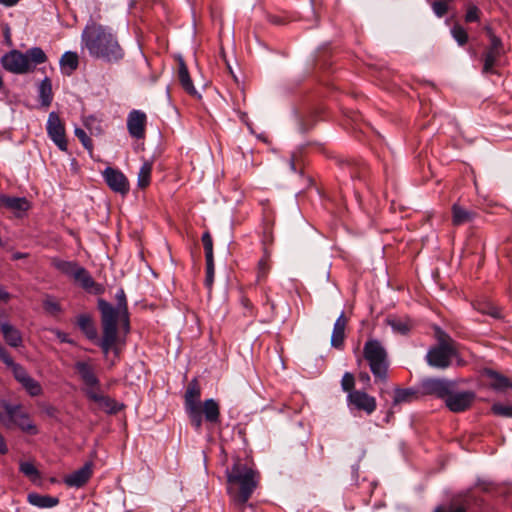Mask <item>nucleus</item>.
Returning a JSON list of instances; mask_svg holds the SVG:
<instances>
[{"instance_id":"nucleus-1","label":"nucleus","mask_w":512,"mask_h":512,"mask_svg":"<svg viewBox=\"0 0 512 512\" xmlns=\"http://www.w3.org/2000/svg\"><path fill=\"white\" fill-rule=\"evenodd\" d=\"M81 42L93 58L112 63L118 62L124 57V50L112 28L93 20L85 26Z\"/></svg>"},{"instance_id":"nucleus-2","label":"nucleus","mask_w":512,"mask_h":512,"mask_svg":"<svg viewBox=\"0 0 512 512\" xmlns=\"http://www.w3.org/2000/svg\"><path fill=\"white\" fill-rule=\"evenodd\" d=\"M227 493L237 512H244L245 506L259 484V473L246 463L237 459L226 470Z\"/></svg>"},{"instance_id":"nucleus-3","label":"nucleus","mask_w":512,"mask_h":512,"mask_svg":"<svg viewBox=\"0 0 512 512\" xmlns=\"http://www.w3.org/2000/svg\"><path fill=\"white\" fill-rule=\"evenodd\" d=\"M201 388L196 378L189 383L184 395V408L192 427L196 432H200L203 425V419L210 424L220 422V406L213 399H206L203 403L200 400Z\"/></svg>"},{"instance_id":"nucleus-4","label":"nucleus","mask_w":512,"mask_h":512,"mask_svg":"<svg viewBox=\"0 0 512 512\" xmlns=\"http://www.w3.org/2000/svg\"><path fill=\"white\" fill-rule=\"evenodd\" d=\"M116 306L110 302L100 298L97 301V307L101 316L102 338L98 342L104 355L112 346L118 342V317L119 314H125L128 311L127 298L122 288L118 289L115 294Z\"/></svg>"},{"instance_id":"nucleus-5","label":"nucleus","mask_w":512,"mask_h":512,"mask_svg":"<svg viewBox=\"0 0 512 512\" xmlns=\"http://www.w3.org/2000/svg\"><path fill=\"white\" fill-rule=\"evenodd\" d=\"M46 61L47 55L40 47H32L25 53L18 50H11L0 59L3 68L14 74L31 72L36 65L45 63Z\"/></svg>"},{"instance_id":"nucleus-6","label":"nucleus","mask_w":512,"mask_h":512,"mask_svg":"<svg viewBox=\"0 0 512 512\" xmlns=\"http://www.w3.org/2000/svg\"><path fill=\"white\" fill-rule=\"evenodd\" d=\"M363 358L376 383H386L390 365L386 348L378 339H368L363 346Z\"/></svg>"},{"instance_id":"nucleus-7","label":"nucleus","mask_w":512,"mask_h":512,"mask_svg":"<svg viewBox=\"0 0 512 512\" xmlns=\"http://www.w3.org/2000/svg\"><path fill=\"white\" fill-rule=\"evenodd\" d=\"M458 356L455 341L445 332H440L438 344L431 347L426 354V362L437 369L450 367L452 359Z\"/></svg>"},{"instance_id":"nucleus-8","label":"nucleus","mask_w":512,"mask_h":512,"mask_svg":"<svg viewBox=\"0 0 512 512\" xmlns=\"http://www.w3.org/2000/svg\"><path fill=\"white\" fill-rule=\"evenodd\" d=\"M1 406L5 414L0 413V422L5 427L11 428L12 426H16L22 432L29 435H36L38 433L37 426L20 404H11L8 401H2Z\"/></svg>"},{"instance_id":"nucleus-9","label":"nucleus","mask_w":512,"mask_h":512,"mask_svg":"<svg viewBox=\"0 0 512 512\" xmlns=\"http://www.w3.org/2000/svg\"><path fill=\"white\" fill-rule=\"evenodd\" d=\"M457 383L453 380L438 377H427L421 380L419 390L421 394L433 396L444 400L456 389Z\"/></svg>"},{"instance_id":"nucleus-10","label":"nucleus","mask_w":512,"mask_h":512,"mask_svg":"<svg viewBox=\"0 0 512 512\" xmlns=\"http://www.w3.org/2000/svg\"><path fill=\"white\" fill-rule=\"evenodd\" d=\"M347 405L350 410L363 411L371 415L377 408L376 399L362 390L350 391L347 395Z\"/></svg>"},{"instance_id":"nucleus-11","label":"nucleus","mask_w":512,"mask_h":512,"mask_svg":"<svg viewBox=\"0 0 512 512\" xmlns=\"http://www.w3.org/2000/svg\"><path fill=\"white\" fill-rule=\"evenodd\" d=\"M46 130L49 138L62 151L67 150V140L65 135V127L60 120L59 115L52 111L47 120Z\"/></svg>"},{"instance_id":"nucleus-12","label":"nucleus","mask_w":512,"mask_h":512,"mask_svg":"<svg viewBox=\"0 0 512 512\" xmlns=\"http://www.w3.org/2000/svg\"><path fill=\"white\" fill-rule=\"evenodd\" d=\"M107 186L115 193L126 195L130 185L127 177L122 171L113 167H106L102 173Z\"/></svg>"},{"instance_id":"nucleus-13","label":"nucleus","mask_w":512,"mask_h":512,"mask_svg":"<svg viewBox=\"0 0 512 512\" xmlns=\"http://www.w3.org/2000/svg\"><path fill=\"white\" fill-rule=\"evenodd\" d=\"M476 399L473 391L451 392L449 397L445 399L446 407L454 413H460L468 410Z\"/></svg>"},{"instance_id":"nucleus-14","label":"nucleus","mask_w":512,"mask_h":512,"mask_svg":"<svg viewBox=\"0 0 512 512\" xmlns=\"http://www.w3.org/2000/svg\"><path fill=\"white\" fill-rule=\"evenodd\" d=\"M93 462H86L81 468L67 474L63 478L66 486L71 488H81L87 484L93 475Z\"/></svg>"},{"instance_id":"nucleus-15","label":"nucleus","mask_w":512,"mask_h":512,"mask_svg":"<svg viewBox=\"0 0 512 512\" xmlns=\"http://www.w3.org/2000/svg\"><path fill=\"white\" fill-rule=\"evenodd\" d=\"M147 117L141 110H132L127 117V129L132 138L143 139L146 133Z\"/></svg>"},{"instance_id":"nucleus-16","label":"nucleus","mask_w":512,"mask_h":512,"mask_svg":"<svg viewBox=\"0 0 512 512\" xmlns=\"http://www.w3.org/2000/svg\"><path fill=\"white\" fill-rule=\"evenodd\" d=\"M0 207L13 212L16 217H22L31 208V203L26 197L0 194Z\"/></svg>"},{"instance_id":"nucleus-17","label":"nucleus","mask_w":512,"mask_h":512,"mask_svg":"<svg viewBox=\"0 0 512 512\" xmlns=\"http://www.w3.org/2000/svg\"><path fill=\"white\" fill-rule=\"evenodd\" d=\"M86 396L108 414H116L123 408L122 404L109 396L100 394L98 390L86 389Z\"/></svg>"},{"instance_id":"nucleus-18","label":"nucleus","mask_w":512,"mask_h":512,"mask_svg":"<svg viewBox=\"0 0 512 512\" xmlns=\"http://www.w3.org/2000/svg\"><path fill=\"white\" fill-rule=\"evenodd\" d=\"M75 370L79 374L82 382L87 386V389L99 390V379L97 378L93 367L89 363L85 361H78L75 363Z\"/></svg>"},{"instance_id":"nucleus-19","label":"nucleus","mask_w":512,"mask_h":512,"mask_svg":"<svg viewBox=\"0 0 512 512\" xmlns=\"http://www.w3.org/2000/svg\"><path fill=\"white\" fill-rule=\"evenodd\" d=\"M74 281L79 284L84 290L99 294L102 292V287L97 284L86 268L79 266L73 276Z\"/></svg>"},{"instance_id":"nucleus-20","label":"nucleus","mask_w":512,"mask_h":512,"mask_svg":"<svg viewBox=\"0 0 512 512\" xmlns=\"http://www.w3.org/2000/svg\"><path fill=\"white\" fill-rule=\"evenodd\" d=\"M0 360L11 368L14 378L22 384L30 375L26 371V369L14 362L13 358L9 354V352L0 344Z\"/></svg>"},{"instance_id":"nucleus-21","label":"nucleus","mask_w":512,"mask_h":512,"mask_svg":"<svg viewBox=\"0 0 512 512\" xmlns=\"http://www.w3.org/2000/svg\"><path fill=\"white\" fill-rule=\"evenodd\" d=\"M0 331L2 332L4 341L7 345L13 348H18L23 345L22 333L15 326L5 321L0 324Z\"/></svg>"},{"instance_id":"nucleus-22","label":"nucleus","mask_w":512,"mask_h":512,"mask_svg":"<svg viewBox=\"0 0 512 512\" xmlns=\"http://www.w3.org/2000/svg\"><path fill=\"white\" fill-rule=\"evenodd\" d=\"M178 81L182 86L183 90L192 96H200V93L194 87L188 68L182 57L178 58Z\"/></svg>"},{"instance_id":"nucleus-23","label":"nucleus","mask_w":512,"mask_h":512,"mask_svg":"<svg viewBox=\"0 0 512 512\" xmlns=\"http://www.w3.org/2000/svg\"><path fill=\"white\" fill-rule=\"evenodd\" d=\"M347 318L344 312H341L339 317L336 319L331 335V346L336 349H341L345 339V329L347 326Z\"/></svg>"},{"instance_id":"nucleus-24","label":"nucleus","mask_w":512,"mask_h":512,"mask_svg":"<svg viewBox=\"0 0 512 512\" xmlns=\"http://www.w3.org/2000/svg\"><path fill=\"white\" fill-rule=\"evenodd\" d=\"M484 374L487 378L490 379V387L497 392H504L507 389H512V382L506 376L501 373L492 370L486 369Z\"/></svg>"},{"instance_id":"nucleus-25","label":"nucleus","mask_w":512,"mask_h":512,"mask_svg":"<svg viewBox=\"0 0 512 512\" xmlns=\"http://www.w3.org/2000/svg\"><path fill=\"white\" fill-rule=\"evenodd\" d=\"M477 216L473 210L466 209L459 204L452 206V223L455 226H460L472 222Z\"/></svg>"},{"instance_id":"nucleus-26","label":"nucleus","mask_w":512,"mask_h":512,"mask_svg":"<svg viewBox=\"0 0 512 512\" xmlns=\"http://www.w3.org/2000/svg\"><path fill=\"white\" fill-rule=\"evenodd\" d=\"M27 501L29 504L42 509L52 508L59 504V498L50 495H42L36 492L29 493L27 495Z\"/></svg>"},{"instance_id":"nucleus-27","label":"nucleus","mask_w":512,"mask_h":512,"mask_svg":"<svg viewBox=\"0 0 512 512\" xmlns=\"http://www.w3.org/2000/svg\"><path fill=\"white\" fill-rule=\"evenodd\" d=\"M61 72L65 75H71L79 66V57L76 52H65L59 61Z\"/></svg>"},{"instance_id":"nucleus-28","label":"nucleus","mask_w":512,"mask_h":512,"mask_svg":"<svg viewBox=\"0 0 512 512\" xmlns=\"http://www.w3.org/2000/svg\"><path fill=\"white\" fill-rule=\"evenodd\" d=\"M77 325L79 329L83 332V334L89 339V340H95L97 339V329L96 326L88 314H81L77 317Z\"/></svg>"},{"instance_id":"nucleus-29","label":"nucleus","mask_w":512,"mask_h":512,"mask_svg":"<svg viewBox=\"0 0 512 512\" xmlns=\"http://www.w3.org/2000/svg\"><path fill=\"white\" fill-rule=\"evenodd\" d=\"M387 324L393 332L400 335H407L413 327V323L408 317H389L387 318Z\"/></svg>"},{"instance_id":"nucleus-30","label":"nucleus","mask_w":512,"mask_h":512,"mask_svg":"<svg viewBox=\"0 0 512 512\" xmlns=\"http://www.w3.org/2000/svg\"><path fill=\"white\" fill-rule=\"evenodd\" d=\"M289 167L292 172L299 173L300 175L304 174V167H305V157H304V148L299 147L295 149L289 158Z\"/></svg>"},{"instance_id":"nucleus-31","label":"nucleus","mask_w":512,"mask_h":512,"mask_svg":"<svg viewBox=\"0 0 512 512\" xmlns=\"http://www.w3.org/2000/svg\"><path fill=\"white\" fill-rule=\"evenodd\" d=\"M503 54L504 51L486 49L483 54V73H495L494 66Z\"/></svg>"},{"instance_id":"nucleus-32","label":"nucleus","mask_w":512,"mask_h":512,"mask_svg":"<svg viewBox=\"0 0 512 512\" xmlns=\"http://www.w3.org/2000/svg\"><path fill=\"white\" fill-rule=\"evenodd\" d=\"M52 265L55 269H57L64 275L69 276L71 278H73L74 274L76 273L77 268L80 266L75 261H66V260H61L59 258H54L52 260Z\"/></svg>"},{"instance_id":"nucleus-33","label":"nucleus","mask_w":512,"mask_h":512,"mask_svg":"<svg viewBox=\"0 0 512 512\" xmlns=\"http://www.w3.org/2000/svg\"><path fill=\"white\" fill-rule=\"evenodd\" d=\"M417 398V392L412 388H396L393 397V404L397 405L400 403L411 402Z\"/></svg>"},{"instance_id":"nucleus-34","label":"nucleus","mask_w":512,"mask_h":512,"mask_svg":"<svg viewBox=\"0 0 512 512\" xmlns=\"http://www.w3.org/2000/svg\"><path fill=\"white\" fill-rule=\"evenodd\" d=\"M476 309L485 315H489L495 319H501L503 317L502 310L490 302L478 303Z\"/></svg>"},{"instance_id":"nucleus-35","label":"nucleus","mask_w":512,"mask_h":512,"mask_svg":"<svg viewBox=\"0 0 512 512\" xmlns=\"http://www.w3.org/2000/svg\"><path fill=\"white\" fill-rule=\"evenodd\" d=\"M152 163L144 162L138 173V186L146 188L151 181Z\"/></svg>"},{"instance_id":"nucleus-36","label":"nucleus","mask_w":512,"mask_h":512,"mask_svg":"<svg viewBox=\"0 0 512 512\" xmlns=\"http://www.w3.org/2000/svg\"><path fill=\"white\" fill-rule=\"evenodd\" d=\"M21 385L32 397L39 396L43 392L41 384L31 376H29Z\"/></svg>"},{"instance_id":"nucleus-37","label":"nucleus","mask_w":512,"mask_h":512,"mask_svg":"<svg viewBox=\"0 0 512 512\" xmlns=\"http://www.w3.org/2000/svg\"><path fill=\"white\" fill-rule=\"evenodd\" d=\"M201 241L205 252L206 262L214 261L213 239L209 231L202 234Z\"/></svg>"},{"instance_id":"nucleus-38","label":"nucleus","mask_w":512,"mask_h":512,"mask_svg":"<svg viewBox=\"0 0 512 512\" xmlns=\"http://www.w3.org/2000/svg\"><path fill=\"white\" fill-rule=\"evenodd\" d=\"M491 411L493 414L505 418H512V403L511 404H503V403H494L491 407Z\"/></svg>"},{"instance_id":"nucleus-39","label":"nucleus","mask_w":512,"mask_h":512,"mask_svg":"<svg viewBox=\"0 0 512 512\" xmlns=\"http://www.w3.org/2000/svg\"><path fill=\"white\" fill-rule=\"evenodd\" d=\"M451 34L455 41L460 45L463 46L468 41V34L466 30L460 26V25H454L451 29Z\"/></svg>"},{"instance_id":"nucleus-40","label":"nucleus","mask_w":512,"mask_h":512,"mask_svg":"<svg viewBox=\"0 0 512 512\" xmlns=\"http://www.w3.org/2000/svg\"><path fill=\"white\" fill-rule=\"evenodd\" d=\"M43 308L50 315H56L61 312L60 304L51 296H47L44 299Z\"/></svg>"},{"instance_id":"nucleus-41","label":"nucleus","mask_w":512,"mask_h":512,"mask_svg":"<svg viewBox=\"0 0 512 512\" xmlns=\"http://www.w3.org/2000/svg\"><path fill=\"white\" fill-rule=\"evenodd\" d=\"M74 134L75 136L79 139V141L81 142V144L83 145V147L89 151H92L93 150V143H92V140L91 138L87 135V133L85 132V130H83L82 128H75L74 130Z\"/></svg>"},{"instance_id":"nucleus-42","label":"nucleus","mask_w":512,"mask_h":512,"mask_svg":"<svg viewBox=\"0 0 512 512\" xmlns=\"http://www.w3.org/2000/svg\"><path fill=\"white\" fill-rule=\"evenodd\" d=\"M19 470L25 476L29 478H34L39 476V472L37 468L31 462H21L19 465Z\"/></svg>"},{"instance_id":"nucleus-43","label":"nucleus","mask_w":512,"mask_h":512,"mask_svg":"<svg viewBox=\"0 0 512 512\" xmlns=\"http://www.w3.org/2000/svg\"><path fill=\"white\" fill-rule=\"evenodd\" d=\"M355 386V378L354 375L350 372H345L341 379V387L343 391L350 393V391H354Z\"/></svg>"},{"instance_id":"nucleus-44","label":"nucleus","mask_w":512,"mask_h":512,"mask_svg":"<svg viewBox=\"0 0 512 512\" xmlns=\"http://www.w3.org/2000/svg\"><path fill=\"white\" fill-rule=\"evenodd\" d=\"M214 273H215L214 261L206 262V276H205L204 283L208 290L212 289L213 282H214Z\"/></svg>"},{"instance_id":"nucleus-45","label":"nucleus","mask_w":512,"mask_h":512,"mask_svg":"<svg viewBox=\"0 0 512 512\" xmlns=\"http://www.w3.org/2000/svg\"><path fill=\"white\" fill-rule=\"evenodd\" d=\"M487 33L490 39V45L487 47V49L504 51L502 40L498 36H496L490 29H487Z\"/></svg>"},{"instance_id":"nucleus-46","label":"nucleus","mask_w":512,"mask_h":512,"mask_svg":"<svg viewBox=\"0 0 512 512\" xmlns=\"http://www.w3.org/2000/svg\"><path fill=\"white\" fill-rule=\"evenodd\" d=\"M84 126L93 133L95 130L97 134L101 133L100 122L94 116H88L84 119Z\"/></svg>"},{"instance_id":"nucleus-47","label":"nucleus","mask_w":512,"mask_h":512,"mask_svg":"<svg viewBox=\"0 0 512 512\" xmlns=\"http://www.w3.org/2000/svg\"><path fill=\"white\" fill-rule=\"evenodd\" d=\"M479 9L477 6L475 5H469L468 8H467V12H466V15H465V21L468 22V23H471V22H476L479 20Z\"/></svg>"},{"instance_id":"nucleus-48","label":"nucleus","mask_w":512,"mask_h":512,"mask_svg":"<svg viewBox=\"0 0 512 512\" xmlns=\"http://www.w3.org/2000/svg\"><path fill=\"white\" fill-rule=\"evenodd\" d=\"M52 83L48 77H45L39 85V96H51Z\"/></svg>"},{"instance_id":"nucleus-49","label":"nucleus","mask_w":512,"mask_h":512,"mask_svg":"<svg viewBox=\"0 0 512 512\" xmlns=\"http://www.w3.org/2000/svg\"><path fill=\"white\" fill-rule=\"evenodd\" d=\"M432 8H433L434 13L438 17H443L448 11V6L444 1L433 2Z\"/></svg>"},{"instance_id":"nucleus-50","label":"nucleus","mask_w":512,"mask_h":512,"mask_svg":"<svg viewBox=\"0 0 512 512\" xmlns=\"http://www.w3.org/2000/svg\"><path fill=\"white\" fill-rule=\"evenodd\" d=\"M118 322L120 323L121 329L125 334H128L130 331V318L129 312H125V314H119Z\"/></svg>"},{"instance_id":"nucleus-51","label":"nucleus","mask_w":512,"mask_h":512,"mask_svg":"<svg viewBox=\"0 0 512 512\" xmlns=\"http://www.w3.org/2000/svg\"><path fill=\"white\" fill-rule=\"evenodd\" d=\"M269 271V264L266 258L260 259L258 263V278L265 277Z\"/></svg>"},{"instance_id":"nucleus-52","label":"nucleus","mask_w":512,"mask_h":512,"mask_svg":"<svg viewBox=\"0 0 512 512\" xmlns=\"http://www.w3.org/2000/svg\"><path fill=\"white\" fill-rule=\"evenodd\" d=\"M435 510H439V512H467L466 507L454 505H451L446 511H444L441 507H437Z\"/></svg>"},{"instance_id":"nucleus-53","label":"nucleus","mask_w":512,"mask_h":512,"mask_svg":"<svg viewBox=\"0 0 512 512\" xmlns=\"http://www.w3.org/2000/svg\"><path fill=\"white\" fill-rule=\"evenodd\" d=\"M9 451L7 442L4 438V436L0 433V454L5 455Z\"/></svg>"},{"instance_id":"nucleus-54","label":"nucleus","mask_w":512,"mask_h":512,"mask_svg":"<svg viewBox=\"0 0 512 512\" xmlns=\"http://www.w3.org/2000/svg\"><path fill=\"white\" fill-rule=\"evenodd\" d=\"M55 334L57 336V338L62 342V343H72V341L68 338L67 334L60 331V330H56L55 331Z\"/></svg>"},{"instance_id":"nucleus-55","label":"nucleus","mask_w":512,"mask_h":512,"mask_svg":"<svg viewBox=\"0 0 512 512\" xmlns=\"http://www.w3.org/2000/svg\"><path fill=\"white\" fill-rule=\"evenodd\" d=\"M265 305L269 306L270 311H271V315H272V316H275V314H276V305H275V303L270 299V297H269L268 295H266V302H265Z\"/></svg>"},{"instance_id":"nucleus-56","label":"nucleus","mask_w":512,"mask_h":512,"mask_svg":"<svg viewBox=\"0 0 512 512\" xmlns=\"http://www.w3.org/2000/svg\"><path fill=\"white\" fill-rule=\"evenodd\" d=\"M10 299V294L0 285V302H7Z\"/></svg>"},{"instance_id":"nucleus-57","label":"nucleus","mask_w":512,"mask_h":512,"mask_svg":"<svg viewBox=\"0 0 512 512\" xmlns=\"http://www.w3.org/2000/svg\"><path fill=\"white\" fill-rule=\"evenodd\" d=\"M53 98H40V107L47 108L51 105Z\"/></svg>"},{"instance_id":"nucleus-58","label":"nucleus","mask_w":512,"mask_h":512,"mask_svg":"<svg viewBox=\"0 0 512 512\" xmlns=\"http://www.w3.org/2000/svg\"><path fill=\"white\" fill-rule=\"evenodd\" d=\"M18 2H19V0H0V4L4 5L6 7L14 6Z\"/></svg>"},{"instance_id":"nucleus-59","label":"nucleus","mask_w":512,"mask_h":512,"mask_svg":"<svg viewBox=\"0 0 512 512\" xmlns=\"http://www.w3.org/2000/svg\"><path fill=\"white\" fill-rule=\"evenodd\" d=\"M359 379L365 383H369L370 382V376L367 372H362L359 374Z\"/></svg>"},{"instance_id":"nucleus-60","label":"nucleus","mask_w":512,"mask_h":512,"mask_svg":"<svg viewBox=\"0 0 512 512\" xmlns=\"http://www.w3.org/2000/svg\"><path fill=\"white\" fill-rule=\"evenodd\" d=\"M478 485H480L482 487V490L484 492H488L489 491V486H490L489 483L482 482V483H479Z\"/></svg>"},{"instance_id":"nucleus-61","label":"nucleus","mask_w":512,"mask_h":512,"mask_svg":"<svg viewBox=\"0 0 512 512\" xmlns=\"http://www.w3.org/2000/svg\"><path fill=\"white\" fill-rule=\"evenodd\" d=\"M110 351H113L116 357H118V356H119V352H120V351H119V348H118V347H116V343L112 346V348L108 351V353H109Z\"/></svg>"},{"instance_id":"nucleus-62","label":"nucleus","mask_w":512,"mask_h":512,"mask_svg":"<svg viewBox=\"0 0 512 512\" xmlns=\"http://www.w3.org/2000/svg\"><path fill=\"white\" fill-rule=\"evenodd\" d=\"M242 303L246 308H250L252 306L251 302L247 298H243Z\"/></svg>"},{"instance_id":"nucleus-63","label":"nucleus","mask_w":512,"mask_h":512,"mask_svg":"<svg viewBox=\"0 0 512 512\" xmlns=\"http://www.w3.org/2000/svg\"><path fill=\"white\" fill-rule=\"evenodd\" d=\"M24 257H25V254L20 253V252H17L15 254H13V259H15V260H18V259H21V258H24Z\"/></svg>"},{"instance_id":"nucleus-64","label":"nucleus","mask_w":512,"mask_h":512,"mask_svg":"<svg viewBox=\"0 0 512 512\" xmlns=\"http://www.w3.org/2000/svg\"><path fill=\"white\" fill-rule=\"evenodd\" d=\"M54 410H55V409H54L53 407H50L49 409H47V414H48V415H50V416H52V415H53V413H54Z\"/></svg>"}]
</instances>
